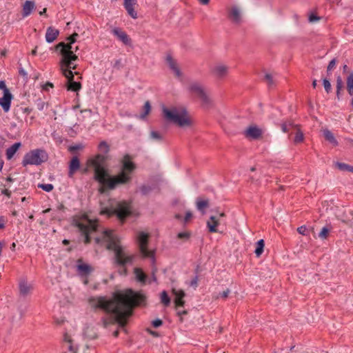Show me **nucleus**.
Masks as SVG:
<instances>
[{"label": "nucleus", "instance_id": "f257e3e1", "mask_svg": "<svg viewBox=\"0 0 353 353\" xmlns=\"http://www.w3.org/2000/svg\"><path fill=\"white\" fill-rule=\"evenodd\" d=\"M110 146L105 141H102L98 145L99 153L95 156L89 158L87 160L86 165L88 168H92L94 172V178L99 182L100 187L99 191L100 192L101 213L106 214L108 216L110 215V205L105 204L103 200L105 197H108V192L110 189V175L108 170V159Z\"/></svg>", "mask_w": 353, "mask_h": 353}, {"label": "nucleus", "instance_id": "f03ea898", "mask_svg": "<svg viewBox=\"0 0 353 353\" xmlns=\"http://www.w3.org/2000/svg\"><path fill=\"white\" fill-rule=\"evenodd\" d=\"M146 298L141 292H137L131 289H126L112 294V314L114 320H112V327L117 326L114 332L115 336H118L119 329L123 330L128 319L132 314V310L135 306L143 305Z\"/></svg>", "mask_w": 353, "mask_h": 353}, {"label": "nucleus", "instance_id": "7ed1b4c3", "mask_svg": "<svg viewBox=\"0 0 353 353\" xmlns=\"http://www.w3.org/2000/svg\"><path fill=\"white\" fill-rule=\"evenodd\" d=\"M78 34L74 33L68 38V43L61 42L57 45L56 49L60 50L61 58L59 61V68L68 79V90L77 92L80 90L81 84L79 82L73 81L74 73L72 70L76 68L75 61L78 57L74 52L78 50V46H74Z\"/></svg>", "mask_w": 353, "mask_h": 353}, {"label": "nucleus", "instance_id": "20e7f679", "mask_svg": "<svg viewBox=\"0 0 353 353\" xmlns=\"http://www.w3.org/2000/svg\"><path fill=\"white\" fill-rule=\"evenodd\" d=\"M161 111L163 119L168 123L181 128L189 127L192 124L191 117L183 107L162 105Z\"/></svg>", "mask_w": 353, "mask_h": 353}, {"label": "nucleus", "instance_id": "39448f33", "mask_svg": "<svg viewBox=\"0 0 353 353\" xmlns=\"http://www.w3.org/2000/svg\"><path fill=\"white\" fill-rule=\"evenodd\" d=\"M112 250L114 254V261L116 265L121 266L120 274H126L125 265L132 263L134 255L121 244L120 239L112 234Z\"/></svg>", "mask_w": 353, "mask_h": 353}, {"label": "nucleus", "instance_id": "423d86ee", "mask_svg": "<svg viewBox=\"0 0 353 353\" xmlns=\"http://www.w3.org/2000/svg\"><path fill=\"white\" fill-rule=\"evenodd\" d=\"M121 170L118 174L112 176V189L119 185L128 183L131 179L133 172L136 170L137 165L132 160V157L125 154L120 161Z\"/></svg>", "mask_w": 353, "mask_h": 353}, {"label": "nucleus", "instance_id": "0eeeda50", "mask_svg": "<svg viewBox=\"0 0 353 353\" xmlns=\"http://www.w3.org/2000/svg\"><path fill=\"white\" fill-rule=\"evenodd\" d=\"M80 331L77 332L76 327L66 331L63 335V347L71 353H77V347L73 345V341L78 338H92L94 335L90 334L91 328L88 325L81 326Z\"/></svg>", "mask_w": 353, "mask_h": 353}, {"label": "nucleus", "instance_id": "6e6552de", "mask_svg": "<svg viewBox=\"0 0 353 353\" xmlns=\"http://www.w3.org/2000/svg\"><path fill=\"white\" fill-rule=\"evenodd\" d=\"M89 303L92 307L105 313V316L101 319V323L104 327H108L110 323V299L106 296L91 297Z\"/></svg>", "mask_w": 353, "mask_h": 353}, {"label": "nucleus", "instance_id": "1a4fd4ad", "mask_svg": "<svg viewBox=\"0 0 353 353\" xmlns=\"http://www.w3.org/2000/svg\"><path fill=\"white\" fill-rule=\"evenodd\" d=\"M74 224L79 231L84 235V242L88 243L90 241V235L97 229V225L94 221L83 215L80 218L74 220Z\"/></svg>", "mask_w": 353, "mask_h": 353}, {"label": "nucleus", "instance_id": "9d476101", "mask_svg": "<svg viewBox=\"0 0 353 353\" xmlns=\"http://www.w3.org/2000/svg\"><path fill=\"white\" fill-rule=\"evenodd\" d=\"M48 160V154L44 150L35 149L25 154L22 160L23 166L28 165H39Z\"/></svg>", "mask_w": 353, "mask_h": 353}, {"label": "nucleus", "instance_id": "9b49d317", "mask_svg": "<svg viewBox=\"0 0 353 353\" xmlns=\"http://www.w3.org/2000/svg\"><path fill=\"white\" fill-rule=\"evenodd\" d=\"M149 233L145 232H139L137 241L141 254L143 257L151 259L152 263H154V252L148 248Z\"/></svg>", "mask_w": 353, "mask_h": 353}, {"label": "nucleus", "instance_id": "f8f14e48", "mask_svg": "<svg viewBox=\"0 0 353 353\" xmlns=\"http://www.w3.org/2000/svg\"><path fill=\"white\" fill-rule=\"evenodd\" d=\"M112 33L116 39L121 43L125 47L132 46V40L125 31L120 28H114L112 30Z\"/></svg>", "mask_w": 353, "mask_h": 353}, {"label": "nucleus", "instance_id": "ddd939ff", "mask_svg": "<svg viewBox=\"0 0 353 353\" xmlns=\"http://www.w3.org/2000/svg\"><path fill=\"white\" fill-rule=\"evenodd\" d=\"M131 212L130 204L126 201L119 202L114 210H112V214H116L117 217L123 221Z\"/></svg>", "mask_w": 353, "mask_h": 353}, {"label": "nucleus", "instance_id": "4468645a", "mask_svg": "<svg viewBox=\"0 0 353 353\" xmlns=\"http://www.w3.org/2000/svg\"><path fill=\"white\" fill-rule=\"evenodd\" d=\"M123 7L132 19H137L138 18V1L137 0H123Z\"/></svg>", "mask_w": 353, "mask_h": 353}, {"label": "nucleus", "instance_id": "2eb2a0df", "mask_svg": "<svg viewBox=\"0 0 353 353\" xmlns=\"http://www.w3.org/2000/svg\"><path fill=\"white\" fill-rule=\"evenodd\" d=\"M190 89L193 93L196 94L203 103H208L210 102V99L208 94L205 92L202 85L199 83H192Z\"/></svg>", "mask_w": 353, "mask_h": 353}, {"label": "nucleus", "instance_id": "dca6fc26", "mask_svg": "<svg viewBox=\"0 0 353 353\" xmlns=\"http://www.w3.org/2000/svg\"><path fill=\"white\" fill-rule=\"evenodd\" d=\"M263 130L255 125H250L244 131V135L245 137L250 139H258L261 137Z\"/></svg>", "mask_w": 353, "mask_h": 353}, {"label": "nucleus", "instance_id": "f3484780", "mask_svg": "<svg viewBox=\"0 0 353 353\" xmlns=\"http://www.w3.org/2000/svg\"><path fill=\"white\" fill-rule=\"evenodd\" d=\"M12 99L13 96L10 90H6L3 97L0 98V106L5 112L10 110Z\"/></svg>", "mask_w": 353, "mask_h": 353}, {"label": "nucleus", "instance_id": "a211bd4d", "mask_svg": "<svg viewBox=\"0 0 353 353\" xmlns=\"http://www.w3.org/2000/svg\"><path fill=\"white\" fill-rule=\"evenodd\" d=\"M225 216L224 213H221L218 216H212L210 218V220L207 221V226L210 232H216L218 230L216 227L221 224V218Z\"/></svg>", "mask_w": 353, "mask_h": 353}, {"label": "nucleus", "instance_id": "6ab92c4d", "mask_svg": "<svg viewBox=\"0 0 353 353\" xmlns=\"http://www.w3.org/2000/svg\"><path fill=\"white\" fill-rule=\"evenodd\" d=\"M230 19L236 23H239L242 20V12L237 6H232L229 12Z\"/></svg>", "mask_w": 353, "mask_h": 353}, {"label": "nucleus", "instance_id": "aec40b11", "mask_svg": "<svg viewBox=\"0 0 353 353\" xmlns=\"http://www.w3.org/2000/svg\"><path fill=\"white\" fill-rule=\"evenodd\" d=\"M77 271L80 276H88L92 272V268L90 265L83 263L79 259L77 261Z\"/></svg>", "mask_w": 353, "mask_h": 353}, {"label": "nucleus", "instance_id": "412c9836", "mask_svg": "<svg viewBox=\"0 0 353 353\" xmlns=\"http://www.w3.org/2000/svg\"><path fill=\"white\" fill-rule=\"evenodd\" d=\"M172 294L174 295V303L176 307H183L184 305L183 298L185 296V292L182 290H177L173 288Z\"/></svg>", "mask_w": 353, "mask_h": 353}, {"label": "nucleus", "instance_id": "4be33fe9", "mask_svg": "<svg viewBox=\"0 0 353 353\" xmlns=\"http://www.w3.org/2000/svg\"><path fill=\"white\" fill-rule=\"evenodd\" d=\"M228 70L229 68L227 65L218 64L213 68L212 72L216 77L223 78L228 74Z\"/></svg>", "mask_w": 353, "mask_h": 353}, {"label": "nucleus", "instance_id": "5701e85b", "mask_svg": "<svg viewBox=\"0 0 353 353\" xmlns=\"http://www.w3.org/2000/svg\"><path fill=\"white\" fill-rule=\"evenodd\" d=\"M59 34V31L57 29H56L53 27H51V26L48 27L47 28L46 36H45L46 42H48L49 43H52L54 41L56 40V39L57 38Z\"/></svg>", "mask_w": 353, "mask_h": 353}, {"label": "nucleus", "instance_id": "b1692460", "mask_svg": "<svg viewBox=\"0 0 353 353\" xmlns=\"http://www.w3.org/2000/svg\"><path fill=\"white\" fill-rule=\"evenodd\" d=\"M166 63L169 68L172 70L174 75L176 77L180 78L181 77V72L175 60L173 59L172 57L168 56L166 57Z\"/></svg>", "mask_w": 353, "mask_h": 353}, {"label": "nucleus", "instance_id": "393cba45", "mask_svg": "<svg viewBox=\"0 0 353 353\" xmlns=\"http://www.w3.org/2000/svg\"><path fill=\"white\" fill-rule=\"evenodd\" d=\"M80 168V161L77 157H73L69 164L68 175L72 177Z\"/></svg>", "mask_w": 353, "mask_h": 353}, {"label": "nucleus", "instance_id": "a878e982", "mask_svg": "<svg viewBox=\"0 0 353 353\" xmlns=\"http://www.w3.org/2000/svg\"><path fill=\"white\" fill-rule=\"evenodd\" d=\"M21 146L20 142H17L9 147L6 151V156L8 160H11Z\"/></svg>", "mask_w": 353, "mask_h": 353}, {"label": "nucleus", "instance_id": "bb28decb", "mask_svg": "<svg viewBox=\"0 0 353 353\" xmlns=\"http://www.w3.org/2000/svg\"><path fill=\"white\" fill-rule=\"evenodd\" d=\"M96 242L97 243L104 244V246L107 250L110 249V231L107 230L104 232L103 234L102 239L99 238L96 239Z\"/></svg>", "mask_w": 353, "mask_h": 353}, {"label": "nucleus", "instance_id": "cd10ccee", "mask_svg": "<svg viewBox=\"0 0 353 353\" xmlns=\"http://www.w3.org/2000/svg\"><path fill=\"white\" fill-rule=\"evenodd\" d=\"M35 8V4L32 1H26L23 5L22 15L23 17L29 16Z\"/></svg>", "mask_w": 353, "mask_h": 353}, {"label": "nucleus", "instance_id": "c85d7f7f", "mask_svg": "<svg viewBox=\"0 0 353 353\" xmlns=\"http://www.w3.org/2000/svg\"><path fill=\"white\" fill-rule=\"evenodd\" d=\"M196 209L203 214L205 213V209L209 206V201L207 199L198 198L196 201Z\"/></svg>", "mask_w": 353, "mask_h": 353}, {"label": "nucleus", "instance_id": "c756f323", "mask_svg": "<svg viewBox=\"0 0 353 353\" xmlns=\"http://www.w3.org/2000/svg\"><path fill=\"white\" fill-rule=\"evenodd\" d=\"M32 290V285L30 284H28L25 281H21L19 283V292L20 294L22 296H26L28 295L30 290Z\"/></svg>", "mask_w": 353, "mask_h": 353}, {"label": "nucleus", "instance_id": "7c9ffc66", "mask_svg": "<svg viewBox=\"0 0 353 353\" xmlns=\"http://www.w3.org/2000/svg\"><path fill=\"white\" fill-rule=\"evenodd\" d=\"M134 273L137 281L141 283H145L146 281V274L143 272L141 268H135Z\"/></svg>", "mask_w": 353, "mask_h": 353}, {"label": "nucleus", "instance_id": "2f4dec72", "mask_svg": "<svg viewBox=\"0 0 353 353\" xmlns=\"http://www.w3.org/2000/svg\"><path fill=\"white\" fill-rule=\"evenodd\" d=\"M323 136L325 139L329 141L331 144L336 146L338 145V141L334 137L333 133L330 131L329 130H323Z\"/></svg>", "mask_w": 353, "mask_h": 353}, {"label": "nucleus", "instance_id": "473e14b6", "mask_svg": "<svg viewBox=\"0 0 353 353\" xmlns=\"http://www.w3.org/2000/svg\"><path fill=\"white\" fill-rule=\"evenodd\" d=\"M297 126L298 125L294 124L292 121L284 122L281 125V130L285 133L294 130L297 128Z\"/></svg>", "mask_w": 353, "mask_h": 353}, {"label": "nucleus", "instance_id": "72a5a7b5", "mask_svg": "<svg viewBox=\"0 0 353 353\" xmlns=\"http://www.w3.org/2000/svg\"><path fill=\"white\" fill-rule=\"evenodd\" d=\"M151 109L152 107L150 101H145L143 107V111L139 115V118L142 120L145 119L147 117V116L150 113Z\"/></svg>", "mask_w": 353, "mask_h": 353}, {"label": "nucleus", "instance_id": "f704fd0d", "mask_svg": "<svg viewBox=\"0 0 353 353\" xmlns=\"http://www.w3.org/2000/svg\"><path fill=\"white\" fill-rule=\"evenodd\" d=\"M174 216L176 219L181 221L183 224H186L191 220L193 215L190 211H187L185 212L184 218H183L180 214H176Z\"/></svg>", "mask_w": 353, "mask_h": 353}, {"label": "nucleus", "instance_id": "c9c22d12", "mask_svg": "<svg viewBox=\"0 0 353 353\" xmlns=\"http://www.w3.org/2000/svg\"><path fill=\"white\" fill-rule=\"evenodd\" d=\"M264 246L265 243L263 239H260L256 242L254 253L257 257H259L263 252Z\"/></svg>", "mask_w": 353, "mask_h": 353}, {"label": "nucleus", "instance_id": "e433bc0d", "mask_svg": "<svg viewBox=\"0 0 353 353\" xmlns=\"http://www.w3.org/2000/svg\"><path fill=\"white\" fill-rule=\"evenodd\" d=\"M32 111V109L28 108V107H20L17 110L16 112V117L17 119H20L19 114H22L23 116H28Z\"/></svg>", "mask_w": 353, "mask_h": 353}, {"label": "nucleus", "instance_id": "4c0bfd02", "mask_svg": "<svg viewBox=\"0 0 353 353\" xmlns=\"http://www.w3.org/2000/svg\"><path fill=\"white\" fill-rule=\"evenodd\" d=\"M335 165L339 170H340L341 171H347V172H353V166H351L346 163L336 162L335 163Z\"/></svg>", "mask_w": 353, "mask_h": 353}, {"label": "nucleus", "instance_id": "58836bf2", "mask_svg": "<svg viewBox=\"0 0 353 353\" xmlns=\"http://www.w3.org/2000/svg\"><path fill=\"white\" fill-rule=\"evenodd\" d=\"M296 131V134L294 139V142L295 143H299L303 141L304 136L303 132L301 131L299 128L297 126V128L294 130Z\"/></svg>", "mask_w": 353, "mask_h": 353}, {"label": "nucleus", "instance_id": "ea45409f", "mask_svg": "<svg viewBox=\"0 0 353 353\" xmlns=\"http://www.w3.org/2000/svg\"><path fill=\"white\" fill-rule=\"evenodd\" d=\"M161 302L165 305L168 306L170 303V299L165 291H163L161 293Z\"/></svg>", "mask_w": 353, "mask_h": 353}, {"label": "nucleus", "instance_id": "a19ab883", "mask_svg": "<svg viewBox=\"0 0 353 353\" xmlns=\"http://www.w3.org/2000/svg\"><path fill=\"white\" fill-rule=\"evenodd\" d=\"M347 88L350 94H353V73L350 74L347 79Z\"/></svg>", "mask_w": 353, "mask_h": 353}, {"label": "nucleus", "instance_id": "79ce46f5", "mask_svg": "<svg viewBox=\"0 0 353 353\" xmlns=\"http://www.w3.org/2000/svg\"><path fill=\"white\" fill-rule=\"evenodd\" d=\"M38 188L42 189L43 190L50 192L53 190V185L51 183H42L38 184Z\"/></svg>", "mask_w": 353, "mask_h": 353}, {"label": "nucleus", "instance_id": "37998d69", "mask_svg": "<svg viewBox=\"0 0 353 353\" xmlns=\"http://www.w3.org/2000/svg\"><path fill=\"white\" fill-rule=\"evenodd\" d=\"M343 81L340 77L336 78V95L337 97L339 98L340 92L343 88Z\"/></svg>", "mask_w": 353, "mask_h": 353}, {"label": "nucleus", "instance_id": "c03bdc74", "mask_svg": "<svg viewBox=\"0 0 353 353\" xmlns=\"http://www.w3.org/2000/svg\"><path fill=\"white\" fill-rule=\"evenodd\" d=\"M83 148H84L83 144H82V143H77V144H74V145H70L69 147V151L73 152H74L76 150H82Z\"/></svg>", "mask_w": 353, "mask_h": 353}, {"label": "nucleus", "instance_id": "a18cd8bd", "mask_svg": "<svg viewBox=\"0 0 353 353\" xmlns=\"http://www.w3.org/2000/svg\"><path fill=\"white\" fill-rule=\"evenodd\" d=\"M328 234H329V230L327 228L324 227L322 228V230L319 232V236L322 239H325L327 237Z\"/></svg>", "mask_w": 353, "mask_h": 353}, {"label": "nucleus", "instance_id": "49530a36", "mask_svg": "<svg viewBox=\"0 0 353 353\" xmlns=\"http://www.w3.org/2000/svg\"><path fill=\"white\" fill-rule=\"evenodd\" d=\"M150 138L154 140H161L162 136L160 133L157 131H151L150 132Z\"/></svg>", "mask_w": 353, "mask_h": 353}, {"label": "nucleus", "instance_id": "de8ad7c7", "mask_svg": "<svg viewBox=\"0 0 353 353\" xmlns=\"http://www.w3.org/2000/svg\"><path fill=\"white\" fill-rule=\"evenodd\" d=\"M323 84L325 91L327 93H329L331 91V84H330V81L327 79H324L323 81Z\"/></svg>", "mask_w": 353, "mask_h": 353}, {"label": "nucleus", "instance_id": "09e8293b", "mask_svg": "<svg viewBox=\"0 0 353 353\" xmlns=\"http://www.w3.org/2000/svg\"><path fill=\"white\" fill-rule=\"evenodd\" d=\"M298 232L302 235H307V229L305 226H301L298 229Z\"/></svg>", "mask_w": 353, "mask_h": 353}, {"label": "nucleus", "instance_id": "8fccbe9b", "mask_svg": "<svg viewBox=\"0 0 353 353\" xmlns=\"http://www.w3.org/2000/svg\"><path fill=\"white\" fill-rule=\"evenodd\" d=\"M265 79L267 81L269 85L273 84V77L270 74H266L265 76Z\"/></svg>", "mask_w": 353, "mask_h": 353}, {"label": "nucleus", "instance_id": "3c124183", "mask_svg": "<svg viewBox=\"0 0 353 353\" xmlns=\"http://www.w3.org/2000/svg\"><path fill=\"white\" fill-rule=\"evenodd\" d=\"M230 293V290L229 289H227L226 290L220 293L218 297L226 299Z\"/></svg>", "mask_w": 353, "mask_h": 353}, {"label": "nucleus", "instance_id": "603ef678", "mask_svg": "<svg viewBox=\"0 0 353 353\" xmlns=\"http://www.w3.org/2000/svg\"><path fill=\"white\" fill-rule=\"evenodd\" d=\"M177 236L179 239H188L190 234L186 232H180L178 234Z\"/></svg>", "mask_w": 353, "mask_h": 353}, {"label": "nucleus", "instance_id": "864d4df0", "mask_svg": "<svg viewBox=\"0 0 353 353\" xmlns=\"http://www.w3.org/2000/svg\"><path fill=\"white\" fill-rule=\"evenodd\" d=\"M336 65V60L334 59L330 61L327 66V71L332 70Z\"/></svg>", "mask_w": 353, "mask_h": 353}, {"label": "nucleus", "instance_id": "5fc2aeb1", "mask_svg": "<svg viewBox=\"0 0 353 353\" xmlns=\"http://www.w3.org/2000/svg\"><path fill=\"white\" fill-rule=\"evenodd\" d=\"M0 90H2L3 93H5L6 90H9L6 87L5 81L3 80L0 81Z\"/></svg>", "mask_w": 353, "mask_h": 353}, {"label": "nucleus", "instance_id": "6e6d98bb", "mask_svg": "<svg viewBox=\"0 0 353 353\" xmlns=\"http://www.w3.org/2000/svg\"><path fill=\"white\" fill-rule=\"evenodd\" d=\"M37 105V108L39 110H43L46 106V104L43 101L39 100V101H38Z\"/></svg>", "mask_w": 353, "mask_h": 353}, {"label": "nucleus", "instance_id": "4d7b16f0", "mask_svg": "<svg viewBox=\"0 0 353 353\" xmlns=\"http://www.w3.org/2000/svg\"><path fill=\"white\" fill-rule=\"evenodd\" d=\"M152 325L155 327H158L162 325V321L160 319H156L152 321Z\"/></svg>", "mask_w": 353, "mask_h": 353}, {"label": "nucleus", "instance_id": "13d9d810", "mask_svg": "<svg viewBox=\"0 0 353 353\" xmlns=\"http://www.w3.org/2000/svg\"><path fill=\"white\" fill-rule=\"evenodd\" d=\"M198 283V277L195 276L191 281L190 285L194 288H196Z\"/></svg>", "mask_w": 353, "mask_h": 353}, {"label": "nucleus", "instance_id": "bf43d9fd", "mask_svg": "<svg viewBox=\"0 0 353 353\" xmlns=\"http://www.w3.org/2000/svg\"><path fill=\"white\" fill-rule=\"evenodd\" d=\"M6 220L3 216H0V230L4 228Z\"/></svg>", "mask_w": 353, "mask_h": 353}, {"label": "nucleus", "instance_id": "052dcab7", "mask_svg": "<svg viewBox=\"0 0 353 353\" xmlns=\"http://www.w3.org/2000/svg\"><path fill=\"white\" fill-rule=\"evenodd\" d=\"M319 19V18L316 17L314 14H311L309 17V20L310 22H315V21H317Z\"/></svg>", "mask_w": 353, "mask_h": 353}, {"label": "nucleus", "instance_id": "680f3d73", "mask_svg": "<svg viewBox=\"0 0 353 353\" xmlns=\"http://www.w3.org/2000/svg\"><path fill=\"white\" fill-rule=\"evenodd\" d=\"M176 310H177V314L179 316H182V315L186 314V313H187V312L185 310H180L179 307H176Z\"/></svg>", "mask_w": 353, "mask_h": 353}, {"label": "nucleus", "instance_id": "e2e57ef3", "mask_svg": "<svg viewBox=\"0 0 353 353\" xmlns=\"http://www.w3.org/2000/svg\"><path fill=\"white\" fill-rule=\"evenodd\" d=\"M1 193L4 195H6L8 196H10L11 194V192L8 189H4L1 191Z\"/></svg>", "mask_w": 353, "mask_h": 353}, {"label": "nucleus", "instance_id": "0e129e2a", "mask_svg": "<svg viewBox=\"0 0 353 353\" xmlns=\"http://www.w3.org/2000/svg\"><path fill=\"white\" fill-rule=\"evenodd\" d=\"M199 2L202 5H208L210 3V0H198Z\"/></svg>", "mask_w": 353, "mask_h": 353}, {"label": "nucleus", "instance_id": "69168bd1", "mask_svg": "<svg viewBox=\"0 0 353 353\" xmlns=\"http://www.w3.org/2000/svg\"><path fill=\"white\" fill-rule=\"evenodd\" d=\"M4 246L3 242L0 241V256H1L2 249Z\"/></svg>", "mask_w": 353, "mask_h": 353}, {"label": "nucleus", "instance_id": "338daca9", "mask_svg": "<svg viewBox=\"0 0 353 353\" xmlns=\"http://www.w3.org/2000/svg\"><path fill=\"white\" fill-rule=\"evenodd\" d=\"M316 85H317V81L316 80H314L313 82H312V86L314 88H316Z\"/></svg>", "mask_w": 353, "mask_h": 353}, {"label": "nucleus", "instance_id": "774afa93", "mask_svg": "<svg viewBox=\"0 0 353 353\" xmlns=\"http://www.w3.org/2000/svg\"><path fill=\"white\" fill-rule=\"evenodd\" d=\"M46 12V8H43L42 11L39 12L41 15L43 14Z\"/></svg>", "mask_w": 353, "mask_h": 353}]
</instances>
